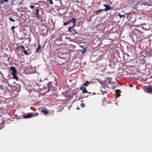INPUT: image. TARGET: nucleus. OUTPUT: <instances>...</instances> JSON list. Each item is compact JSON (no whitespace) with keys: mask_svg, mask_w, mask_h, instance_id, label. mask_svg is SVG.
I'll list each match as a JSON object with an SVG mask.
<instances>
[{"mask_svg":"<svg viewBox=\"0 0 152 152\" xmlns=\"http://www.w3.org/2000/svg\"><path fill=\"white\" fill-rule=\"evenodd\" d=\"M39 83L38 86H39V89L40 91L45 89V86L44 83H42L40 85H39Z\"/></svg>","mask_w":152,"mask_h":152,"instance_id":"8","label":"nucleus"},{"mask_svg":"<svg viewBox=\"0 0 152 152\" xmlns=\"http://www.w3.org/2000/svg\"><path fill=\"white\" fill-rule=\"evenodd\" d=\"M111 104L112 103V102L110 101L109 100H106L105 102L104 103L105 104Z\"/></svg>","mask_w":152,"mask_h":152,"instance_id":"20","label":"nucleus"},{"mask_svg":"<svg viewBox=\"0 0 152 152\" xmlns=\"http://www.w3.org/2000/svg\"><path fill=\"white\" fill-rule=\"evenodd\" d=\"M15 26H12L11 27V28L13 32H14V29L15 28Z\"/></svg>","mask_w":152,"mask_h":152,"instance_id":"32","label":"nucleus"},{"mask_svg":"<svg viewBox=\"0 0 152 152\" xmlns=\"http://www.w3.org/2000/svg\"><path fill=\"white\" fill-rule=\"evenodd\" d=\"M41 112L44 113L45 115H47V114L49 113V112L47 110H42Z\"/></svg>","mask_w":152,"mask_h":152,"instance_id":"16","label":"nucleus"},{"mask_svg":"<svg viewBox=\"0 0 152 152\" xmlns=\"http://www.w3.org/2000/svg\"><path fill=\"white\" fill-rule=\"evenodd\" d=\"M106 100H107L106 98L105 97L104 98L103 100V103L105 102Z\"/></svg>","mask_w":152,"mask_h":152,"instance_id":"33","label":"nucleus"},{"mask_svg":"<svg viewBox=\"0 0 152 152\" xmlns=\"http://www.w3.org/2000/svg\"><path fill=\"white\" fill-rule=\"evenodd\" d=\"M77 110H78V109H79V108L77 107Z\"/></svg>","mask_w":152,"mask_h":152,"instance_id":"41","label":"nucleus"},{"mask_svg":"<svg viewBox=\"0 0 152 152\" xmlns=\"http://www.w3.org/2000/svg\"><path fill=\"white\" fill-rule=\"evenodd\" d=\"M71 22V20L68 21H67L66 22H64L63 25L64 26L67 25L68 24L70 23Z\"/></svg>","mask_w":152,"mask_h":152,"instance_id":"17","label":"nucleus"},{"mask_svg":"<svg viewBox=\"0 0 152 152\" xmlns=\"http://www.w3.org/2000/svg\"><path fill=\"white\" fill-rule=\"evenodd\" d=\"M42 28L41 30L40 29V28H39V31H43L45 29V26H42Z\"/></svg>","mask_w":152,"mask_h":152,"instance_id":"24","label":"nucleus"},{"mask_svg":"<svg viewBox=\"0 0 152 152\" xmlns=\"http://www.w3.org/2000/svg\"><path fill=\"white\" fill-rule=\"evenodd\" d=\"M72 30L73 32V34H77V31L75 30L74 29H72Z\"/></svg>","mask_w":152,"mask_h":152,"instance_id":"28","label":"nucleus"},{"mask_svg":"<svg viewBox=\"0 0 152 152\" xmlns=\"http://www.w3.org/2000/svg\"><path fill=\"white\" fill-rule=\"evenodd\" d=\"M1 2L3 3L4 2H7L8 1L7 0H1Z\"/></svg>","mask_w":152,"mask_h":152,"instance_id":"31","label":"nucleus"},{"mask_svg":"<svg viewBox=\"0 0 152 152\" xmlns=\"http://www.w3.org/2000/svg\"><path fill=\"white\" fill-rule=\"evenodd\" d=\"M107 84H105L104 86L102 87L101 91L103 94H106L107 93V91L104 90L105 89L106 90H108V89H109V87H107Z\"/></svg>","mask_w":152,"mask_h":152,"instance_id":"4","label":"nucleus"},{"mask_svg":"<svg viewBox=\"0 0 152 152\" xmlns=\"http://www.w3.org/2000/svg\"><path fill=\"white\" fill-rule=\"evenodd\" d=\"M46 4L45 1H39V6L40 7L42 5H45Z\"/></svg>","mask_w":152,"mask_h":152,"instance_id":"14","label":"nucleus"},{"mask_svg":"<svg viewBox=\"0 0 152 152\" xmlns=\"http://www.w3.org/2000/svg\"><path fill=\"white\" fill-rule=\"evenodd\" d=\"M41 47V45L40 44L39 45V51L40 50V49Z\"/></svg>","mask_w":152,"mask_h":152,"instance_id":"35","label":"nucleus"},{"mask_svg":"<svg viewBox=\"0 0 152 152\" xmlns=\"http://www.w3.org/2000/svg\"><path fill=\"white\" fill-rule=\"evenodd\" d=\"M59 89L60 90L61 89V87L60 86H59Z\"/></svg>","mask_w":152,"mask_h":152,"instance_id":"42","label":"nucleus"},{"mask_svg":"<svg viewBox=\"0 0 152 152\" xmlns=\"http://www.w3.org/2000/svg\"><path fill=\"white\" fill-rule=\"evenodd\" d=\"M9 20L11 21H12L13 22H14L15 21V19H13L12 18H9Z\"/></svg>","mask_w":152,"mask_h":152,"instance_id":"29","label":"nucleus"},{"mask_svg":"<svg viewBox=\"0 0 152 152\" xmlns=\"http://www.w3.org/2000/svg\"><path fill=\"white\" fill-rule=\"evenodd\" d=\"M103 6H104L105 8V9H102L103 11L107 12L108 11L111 10L112 9L111 7L109 5H107L105 4H103Z\"/></svg>","mask_w":152,"mask_h":152,"instance_id":"5","label":"nucleus"},{"mask_svg":"<svg viewBox=\"0 0 152 152\" xmlns=\"http://www.w3.org/2000/svg\"><path fill=\"white\" fill-rule=\"evenodd\" d=\"M103 12V10L102 9H99L98 10L94 12V13H96L94 15V16L98 15L99 13Z\"/></svg>","mask_w":152,"mask_h":152,"instance_id":"13","label":"nucleus"},{"mask_svg":"<svg viewBox=\"0 0 152 152\" xmlns=\"http://www.w3.org/2000/svg\"><path fill=\"white\" fill-rule=\"evenodd\" d=\"M37 91H34V92H33V95L35 96H35H37V95H36V94H37Z\"/></svg>","mask_w":152,"mask_h":152,"instance_id":"22","label":"nucleus"},{"mask_svg":"<svg viewBox=\"0 0 152 152\" xmlns=\"http://www.w3.org/2000/svg\"><path fill=\"white\" fill-rule=\"evenodd\" d=\"M72 29H73L72 27H68V31L70 32H72Z\"/></svg>","mask_w":152,"mask_h":152,"instance_id":"21","label":"nucleus"},{"mask_svg":"<svg viewBox=\"0 0 152 152\" xmlns=\"http://www.w3.org/2000/svg\"><path fill=\"white\" fill-rule=\"evenodd\" d=\"M121 15L120 13H119L118 14V15L120 17V15Z\"/></svg>","mask_w":152,"mask_h":152,"instance_id":"39","label":"nucleus"},{"mask_svg":"<svg viewBox=\"0 0 152 152\" xmlns=\"http://www.w3.org/2000/svg\"><path fill=\"white\" fill-rule=\"evenodd\" d=\"M121 91L117 89L115 91V95L116 96L119 97L120 96V93Z\"/></svg>","mask_w":152,"mask_h":152,"instance_id":"12","label":"nucleus"},{"mask_svg":"<svg viewBox=\"0 0 152 152\" xmlns=\"http://www.w3.org/2000/svg\"><path fill=\"white\" fill-rule=\"evenodd\" d=\"M130 13V12L129 13H125V14L126 15H129V14Z\"/></svg>","mask_w":152,"mask_h":152,"instance_id":"38","label":"nucleus"},{"mask_svg":"<svg viewBox=\"0 0 152 152\" xmlns=\"http://www.w3.org/2000/svg\"><path fill=\"white\" fill-rule=\"evenodd\" d=\"M88 93H89V94L90 93V92H88Z\"/></svg>","mask_w":152,"mask_h":152,"instance_id":"45","label":"nucleus"},{"mask_svg":"<svg viewBox=\"0 0 152 152\" xmlns=\"http://www.w3.org/2000/svg\"><path fill=\"white\" fill-rule=\"evenodd\" d=\"M148 4L147 2H144L142 3L141 4V5H148Z\"/></svg>","mask_w":152,"mask_h":152,"instance_id":"23","label":"nucleus"},{"mask_svg":"<svg viewBox=\"0 0 152 152\" xmlns=\"http://www.w3.org/2000/svg\"><path fill=\"white\" fill-rule=\"evenodd\" d=\"M86 83H84L83 84V86H85L86 87H87L88 85L90 83L88 82V81H86Z\"/></svg>","mask_w":152,"mask_h":152,"instance_id":"18","label":"nucleus"},{"mask_svg":"<svg viewBox=\"0 0 152 152\" xmlns=\"http://www.w3.org/2000/svg\"><path fill=\"white\" fill-rule=\"evenodd\" d=\"M32 116V113H28L27 114H24L23 115V117L24 118H31Z\"/></svg>","mask_w":152,"mask_h":152,"instance_id":"6","label":"nucleus"},{"mask_svg":"<svg viewBox=\"0 0 152 152\" xmlns=\"http://www.w3.org/2000/svg\"><path fill=\"white\" fill-rule=\"evenodd\" d=\"M125 15H120V18H124L125 17Z\"/></svg>","mask_w":152,"mask_h":152,"instance_id":"27","label":"nucleus"},{"mask_svg":"<svg viewBox=\"0 0 152 152\" xmlns=\"http://www.w3.org/2000/svg\"><path fill=\"white\" fill-rule=\"evenodd\" d=\"M80 106L82 107H84L85 106V104L84 103H81V104H80Z\"/></svg>","mask_w":152,"mask_h":152,"instance_id":"25","label":"nucleus"},{"mask_svg":"<svg viewBox=\"0 0 152 152\" xmlns=\"http://www.w3.org/2000/svg\"><path fill=\"white\" fill-rule=\"evenodd\" d=\"M80 90L82 91V93H88V91L87 90L86 88L85 87H84L83 86L81 87L80 88Z\"/></svg>","mask_w":152,"mask_h":152,"instance_id":"10","label":"nucleus"},{"mask_svg":"<svg viewBox=\"0 0 152 152\" xmlns=\"http://www.w3.org/2000/svg\"><path fill=\"white\" fill-rule=\"evenodd\" d=\"M15 95H16V94H15V95H12L11 96V97H15Z\"/></svg>","mask_w":152,"mask_h":152,"instance_id":"37","label":"nucleus"},{"mask_svg":"<svg viewBox=\"0 0 152 152\" xmlns=\"http://www.w3.org/2000/svg\"><path fill=\"white\" fill-rule=\"evenodd\" d=\"M48 86V90L47 92H49L51 91L53 92H55L56 90V88L55 86H54V85L52 84L51 82H49L47 84Z\"/></svg>","mask_w":152,"mask_h":152,"instance_id":"1","label":"nucleus"},{"mask_svg":"<svg viewBox=\"0 0 152 152\" xmlns=\"http://www.w3.org/2000/svg\"><path fill=\"white\" fill-rule=\"evenodd\" d=\"M35 53H38V48L35 51Z\"/></svg>","mask_w":152,"mask_h":152,"instance_id":"36","label":"nucleus"},{"mask_svg":"<svg viewBox=\"0 0 152 152\" xmlns=\"http://www.w3.org/2000/svg\"><path fill=\"white\" fill-rule=\"evenodd\" d=\"M132 15L133 14L131 12H130V13L129 14V15L127 16L126 18L129 21H131V19L132 18Z\"/></svg>","mask_w":152,"mask_h":152,"instance_id":"15","label":"nucleus"},{"mask_svg":"<svg viewBox=\"0 0 152 152\" xmlns=\"http://www.w3.org/2000/svg\"><path fill=\"white\" fill-rule=\"evenodd\" d=\"M54 85H55V86H56V85L55 84H53Z\"/></svg>","mask_w":152,"mask_h":152,"instance_id":"43","label":"nucleus"},{"mask_svg":"<svg viewBox=\"0 0 152 152\" xmlns=\"http://www.w3.org/2000/svg\"><path fill=\"white\" fill-rule=\"evenodd\" d=\"M146 92L149 94H152V87H150L147 88Z\"/></svg>","mask_w":152,"mask_h":152,"instance_id":"11","label":"nucleus"},{"mask_svg":"<svg viewBox=\"0 0 152 152\" xmlns=\"http://www.w3.org/2000/svg\"><path fill=\"white\" fill-rule=\"evenodd\" d=\"M47 3H48V4H51L52 5H53V3L52 0H47Z\"/></svg>","mask_w":152,"mask_h":152,"instance_id":"19","label":"nucleus"},{"mask_svg":"<svg viewBox=\"0 0 152 152\" xmlns=\"http://www.w3.org/2000/svg\"><path fill=\"white\" fill-rule=\"evenodd\" d=\"M93 94H95V93H93Z\"/></svg>","mask_w":152,"mask_h":152,"instance_id":"44","label":"nucleus"},{"mask_svg":"<svg viewBox=\"0 0 152 152\" xmlns=\"http://www.w3.org/2000/svg\"><path fill=\"white\" fill-rule=\"evenodd\" d=\"M10 68L12 71L11 73L14 79L18 80V78L16 76V75L17 74V72L15 67L14 66H12L10 67Z\"/></svg>","mask_w":152,"mask_h":152,"instance_id":"2","label":"nucleus"},{"mask_svg":"<svg viewBox=\"0 0 152 152\" xmlns=\"http://www.w3.org/2000/svg\"><path fill=\"white\" fill-rule=\"evenodd\" d=\"M36 14L37 17H38V9L36 10Z\"/></svg>","mask_w":152,"mask_h":152,"instance_id":"30","label":"nucleus"},{"mask_svg":"<svg viewBox=\"0 0 152 152\" xmlns=\"http://www.w3.org/2000/svg\"><path fill=\"white\" fill-rule=\"evenodd\" d=\"M76 21V20L75 18H73L71 20V22H72L73 23V25L71 27L72 28L74 27L75 26V23Z\"/></svg>","mask_w":152,"mask_h":152,"instance_id":"9","label":"nucleus"},{"mask_svg":"<svg viewBox=\"0 0 152 152\" xmlns=\"http://www.w3.org/2000/svg\"><path fill=\"white\" fill-rule=\"evenodd\" d=\"M16 49L19 51H22L23 50V52L26 55H29L30 54V52H27L26 50L25 49L24 47L22 45L17 46L16 48Z\"/></svg>","mask_w":152,"mask_h":152,"instance_id":"3","label":"nucleus"},{"mask_svg":"<svg viewBox=\"0 0 152 152\" xmlns=\"http://www.w3.org/2000/svg\"><path fill=\"white\" fill-rule=\"evenodd\" d=\"M13 87L14 90L17 92L20 91V86L19 85L14 86Z\"/></svg>","mask_w":152,"mask_h":152,"instance_id":"7","label":"nucleus"},{"mask_svg":"<svg viewBox=\"0 0 152 152\" xmlns=\"http://www.w3.org/2000/svg\"><path fill=\"white\" fill-rule=\"evenodd\" d=\"M129 86H131V87H132V85H131V84H130V85H129Z\"/></svg>","mask_w":152,"mask_h":152,"instance_id":"40","label":"nucleus"},{"mask_svg":"<svg viewBox=\"0 0 152 152\" xmlns=\"http://www.w3.org/2000/svg\"><path fill=\"white\" fill-rule=\"evenodd\" d=\"M45 79L46 78L45 77L42 79L41 78H40L39 81L40 82H41L42 81L43 82V80H45Z\"/></svg>","mask_w":152,"mask_h":152,"instance_id":"26","label":"nucleus"},{"mask_svg":"<svg viewBox=\"0 0 152 152\" xmlns=\"http://www.w3.org/2000/svg\"><path fill=\"white\" fill-rule=\"evenodd\" d=\"M30 7L31 9H33L34 7H35V6H30Z\"/></svg>","mask_w":152,"mask_h":152,"instance_id":"34","label":"nucleus"}]
</instances>
